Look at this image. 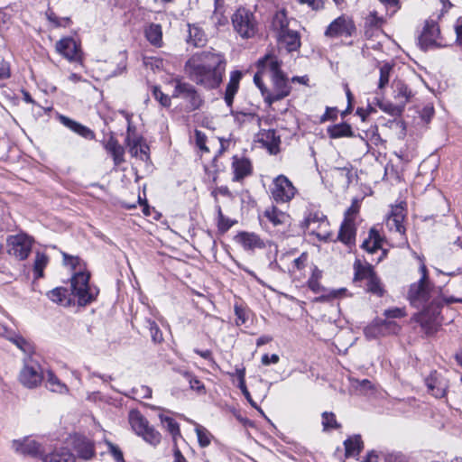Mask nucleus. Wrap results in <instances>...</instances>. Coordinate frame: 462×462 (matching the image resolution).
<instances>
[{"label":"nucleus","instance_id":"52","mask_svg":"<svg viewBox=\"0 0 462 462\" xmlns=\"http://www.w3.org/2000/svg\"><path fill=\"white\" fill-rule=\"evenodd\" d=\"M257 68H258V71L254 76V82L256 85V87L261 90L263 99L265 100V97L269 92V89L263 83V76L266 72H269V70H263L259 67H257Z\"/></svg>","mask_w":462,"mask_h":462},{"label":"nucleus","instance_id":"61","mask_svg":"<svg viewBox=\"0 0 462 462\" xmlns=\"http://www.w3.org/2000/svg\"><path fill=\"white\" fill-rule=\"evenodd\" d=\"M238 386L241 389V391L244 393L246 400L251 403V405L254 407H256L254 402L253 401V399L250 395L249 391L247 390V388L245 386V379H243V373H241V374H240V383Z\"/></svg>","mask_w":462,"mask_h":462},{"label":"nucleus","instance_id":"11","mask_svg":"<svg viewBox=\"0 0 462 462\" xmlns=\"http://www.w3.org/2000/svg\"><path fill=\"white\" fill-rule=\"evenodd\" d=\"M296 192V188L286 176L281 174L273 180L271 195L275 202H289L294 198Z\"/></svg>","mask_w":462,"mask_h":462},{"label":"nucleus","instance_id":"41","mask_svg":"<svg viewBox=\"0 0 462 462\" xmlns=\"http://www.w3.org/2000/svg\"><path fill=\"white\" fill-rule=\"evenodd\" d=\"M195 432L198 437L199 444L201 448H206L210 445L213 435L204 426L195 423Z\"/></svg>","mask_w":462,"mask_h":462},{"label":"nucleus","instance_id":"24","mask_svg":"<svg viewBox=\"0 0 462 462\" xmlns=\"http://www.w3.org/2000/svg\"><path fill=\"white\" fill-rule=\"evenodd\" d=\"M73 447L79 457L84 460H89L94 457V444L85 437L75 438Z\"/></svg>","mask_w":462,"mask_h":462},{"label":"nucleus","instance_id":"32","mask_svg":"<svg viewBox=\"0 0 462 462\" xmlns=\"http://www.w3.org/2000/svg\"><path fill=\"white\" fill-rule=\"evenodd\" d=\"M188 42L194 47H201L206 44L207 37L204 31L195 24H189Z\"/></svg>","mask_w":462,"mask_h":462},{"label":"nucleus","instance_id":"31","mask_svg":"<svg viewBox=\"0 0 462 462\" xmlns=\"http://www.w3.org/2000/svg\"><path fill=\"white\" fill-rule=\"evenodd\" d=\"M120 114L124 116V119L126 123L127 131L125 141L128 142H136L143 137L137 131V127L134 122V116L133 114H129L125 111H120Z\"/></svg>","mask_w":462,"mask_h":462},{"label":"nucleus","instance_id":"46","mask_svg":"<svg viewBox=\"0 0 462 462\" xmlns=\"http://www.w3.org/2000/svg\"><path fill=\"white\" fill-rule=\"evenodd\" d=\"M378 106L382 111L393 116L402 115L404 109L402 104H399L398 102H396L395 104H393L391 102H379Z\"/></svg>","mask_w":462,"mask_h":462},{"label":"nucleus","instance_id":"23","mask_svg":"<svg viewBox=\"0 0 462 462\" xmlns=\"http://www.w3.org/2000/svg\"><path fill=\"white\" fill-rule=\"evenodd\" d=\"M243 74L239 70H234L230 73L229 81L226 85L225 91V102L227 106L231 107L234 102V97L238 91L240 80Z\"/></svg>","mask_w":462,"mask_h":462},{"label":"nucleus","instance_id":"34","mask_svg":"<svg viewBox=\"0 0 462 462\" xmlns=\"http://www.w3.org/2000/svg\"><path fill=\"white\" fill-rule=\"evenodd\" d=\"M145 37L152 45L161 47L162 45V26L157 23H151L145 29Z\"/></svg>","mask_w":462,"mask_h":462},{"label":"nucleus","instance_id":"42","mask_svg":"<svg viewBox=\"0 0 462 462\" xmlns=\"http://www.w3.org/2000/svg\"><path fill=\"white\" fill-rule=\"evenodd\" d=\"M143 325L149 329L153 343L160 344L163 341L162 332L154 320L145 319Z\"/></svg>","mask_w":462,"mask_h":462},{"label":"nucleus","instance_id":"1","mask_svg":"<svg viewBox=\"0 0 462 462\" xmlns=\"http://www.w3.org/2000/svg\"><path fill=\"white\" fill-rule=\"evenodd\" d=\"M225 55L213 49L194 53L185 63L188 78L206 90L217 89L226 73Z\"/></svg>","mask_w":462,"mask_h":462},{"label":"nucleus","instance_id":"16","mask_svg":"<svg viewBox=\"0 0 462 462\" xmlns=\"http://www.w3.org/2000/svg\"><path fill=\"white\" fill-rule=\"evenodd\" d=\"M12 448L20 455L35 457L42 454V446L34 439L24 438L12 441Z\"/></svg>","mask_w":462,"mask_h":462},{"label":"nucleus","instance_id":"48","mask_svg":"<svg viewBox=\"0 0 462 462\" xmlns=\"http://www.w3.org/2000/svg\"><path fill=\"white\" fill-rule=\"evenodd\" d=\"M380 78L378 82V88H384L390 80V75L393 70V66L390 63H384L380 67Z\"/></svg>","mask_w":462,"mask_h":462},{"label":"nucleus","instance_id":"35","mask_svg":"<svg viewBox=\"0 0 462 462\" xmlns=\"http://www.w3.org/2000/svg\"><path fill=\"white\" fill-rule=\"evenodd\" d=\"M382 239L377 230L372 228L369 232V236L362 244V248L369 254H374L381 248Z\"/></svg>","mask_w":462,"mask_h":462},{"label":"nucleus","instance_id":"26","mask_svg":"<svg viewBox=\"0 0 462 462\" xmlns=\"http://www.w3.org/2000/svg\"><path fill=\"white\" fill-rule=\"evenodd\" d=\"M60 122L73 131L74 133L79 134L80 136L86 138V139H93L95 137V134L92 130H90L88 127L65 116H60Z\"/></svg>","mask_w":462,"mask_h":462},{"label":"nucleus","instance_id":"7","mask_svg":"<svg viewBox=\"0 0 462 462\" xmlns=\"http://www.w3.org/2000/svg\"><path fill=\"white\" fill-rule=\"evenodd\" d=\"M89 273L80 270L76 272L71 278L72 293L78 298L79 305L90 303L98 294V290L89 285Z\"/></svg>","mask_w":462,"mask_h":462},{"label":"nucleus","instance_id":"40","mask_svg":"<svg viewBox=\"0 0 462 462\" xmlns=\"http://www.w3.org/2000/svg\"><path fill=\"white\" fill-rule=\"evenodd\" d=\"M394 99L404 107L411 97V91L407 86L402 82H398L395 85L394 89Z\"/></svg>","mask_w":462,"mask_h":462},{"label":"nucleus","instance_id":"49","mask_svg":"<svg viewBox=\"0 0 462 462\" xmlns=\"http://www.w3.org/2000/svg\"><path fill=\"white\" fill-rule=\"evenodd\" d=\"M224 5L215 6L214 13L211 16V20L217 26H224L228 23L227 17L224 14Z\"/></svg>","mask_w":462,"mask_h":462},{"label":"nucleus","instance_id":"63","mask_svg":"<svg viewBox=\"0 0 462 462\" xmlns=\"http://www.w3.org/2000/svg\"><path fill=\"white\" fill-rule=\"evenodd\" d=\"M433 114H434L433 107L427 106L422 109L420 116H421V119L425 123H429L430 121L431 117L433 116Z\"/></svg>","mask_w":462,"mask_h":462},{"label":"nucleus","instance_id":"30","mask_svg":"<svg viewBox=\"0 0 462 462\" xmlns=\"http://www.w3.org/2000/svg\"><path fill=\"white\" fill-rule=\"evenodd\" d=\"M262 142L271 154L279 152L281 139L280 136L276 134L275 130L270 129L262 134Z\"/></svg>","mask_w":462,"mask_h":462},{"label":"nucleus","instance_id":"20","mask_svg":"<svg viewBox=\"0 0 462 462\" xmlns=\"http://www.w3.org/2000/svg\"><path fill=\"white\" fill-rule=\"evenodd\" d=\"M0 336L6 337L10 342L15 345L21 351L32 356L33 347L32 344L22 336L14 331L7 330L5 327L0 326Z\"/></svg>","mask_w":462,"mask_h":462},{"label":"nucleus","instance_id":"54","mask_svg":"<svg viewBox=\"0 0 462 462\" xmlns=\"http://www.w3.org/2000/svg\"><path fill=\"white\" fill-rule=\"evenodd\" d=\"M383 315L387 319H400L406 316V311L404 308H392L385 310Z\"/></svg>","mask_w":462,"mask_h":462},{"label":"nucleus","instance_id":"28","mask_svg":"<svg viewBox=\"0 0 462 462\" xmlns=\"http://www.w3.org/2000/svg\"><path fill=\"white\" fill-rule=\"evenodd\" d=\"M42 462H75V457L67 448H60L44 455Z\"/></svg>","mask_w":462,"mask_h":462},{"label":"nucleus","instance_id":"47","mask_svg":"<svg viewBox=\"0 0 462 462\" xmlns=\"http://www.w3.org/2000/svg\"><path fill=\"white\" fill-rule=\"evenodd\" d=\"M120 203H121L122 207H124L127 209L135 208L136 205L139 204L143 208V213L145 216L151 215L150 207L148 206L147 201L145 199L143 200L139 194L137 195V198L134 197L133 202H127L125 200H121Z\"/></svg>","mask_w":462,"mask_h":462},{"label":"nucleus","instance_id":"38","mask_svg":"<svg viewBox=\"0 0 462 462\" xmlns=\"http://www.w3.org/2000/svg\"><path fill=\"white\" fill-rule=\"evenodd\" d=\"M49 263V257L41 252H37L33 263V272L35 279L43 277V270Z\"/></svg>","mask_w":462,"mask_h":462},{"label":"nucleus","instance_id":"62","mask_svg":"<svg viewBox=\"0 0 462 462\" xmlns=\"http://www.w3.org/2000/svg\"><path fill=\"white\" fill-rule=\"evenodd\" d=\"M280 360V357L276 354H273L272 356H268L267 354L262 356V364L263 365H269L271 364H277Z\"/></svg>","mask_w":462,"mask_h":462},{"label":"nucleus","instance_id":"45","mask_svg":"<svg viewBox=\"0 0 462 462\" xmlns=\"http://www.w3.org/2000/svg\"><path fill=\"white\" fill-rule=\"evenodd\" d=\"M323 430H337L341 425L337 421L336 415L333 412L324 411L321 414Z\"/></svg>","mask_w":462,"mask_h":462},{"label":"nucleus","instance_id":"9","mask_svg":"<svg viewBox=\"0 0 462 462\" xmlns=\"http://www.w3.org/2000/svg\"><path fill=\"white\" fill-rule=\"evenodd\" d=\"M418 44L423 51L446 46V44L440 42V30L436 22L433 20L426 21L423 30L418 38Z\"/></svg>","mask_w":462,"mask_h":462},{"label":"nucleus","instance_id":"8","mask_svg":"<svg viewBox=\"0 0 462 462\" xmlns=\"http://www.w3.org/2000/svg\"><path fill=\"white\" fill-rule=\"evenodd\" d=\"M44 375L41 366L32 356H26L23 359V366L19 373V382L26 388L32 389L40 385Z\"/></svg>","mask_w":462,"mask_h":462},{"label":"nucleus","instance_id":"18","mask_svg":"<svg viewBox=\"0 0 462 462\" xmlns=\"http://www.w3.org/2000/svg\"><path fill=\"white\" fill-rule=\"evenodd\" d=\"M356 227L353 217L346 216L340 226L337 239L346 245H355Z\"/></svg>","mask_w":462,"mask_h":462},{"label":"nucleus","instance_id":"55","mask_svg":"<svg viewBox=\"0 0 462 462\" xmlns=\"http://www.w3.org/2000/svg\"><path fill=\"white\" fill-rule=\"evenodd\" d=\"M195 142H196V145L203 152H208L209 150L208 148L206 146V142H207V135L199 131V130H196L195 131Z\"/></svg>","mask_w":462,"mask_h":462},{"label":"nucleus","instance_id":"14","mask_svg":"<svg viewBox=\"0 0 462 462\" xmlns=\"http://www.w3.org/2000/svg\"><path fill=\"white\" fill-rule=\"evenodd\" d=\"M56 51L69 61H80L82 52L80 45L70 37L63 38L56 42Z\"/></svg>","mask_w":462,"mask_h":462},{"label":"nucleus","instance_id":"6","mask_svg":"<svg viewBox=\"0 0 462 462\" xmlns=\"http://www.w3.org/2000/svg\"><path fill=\"white\" fill-rule=\"evenodd\" d=\"M133 430L147 443L157 446L162 439L158 430L150 425L147 419L137 410H132L128 415Z\"/></svg>","mask_w":462,"mask_h":462},{"label":"nucleus","instance_id":"17","mask_svg":"<svg viewBox=\"0 0 462 462\" xmlns=\"http://www.w3.org/2000/svg\"><path fill=\"white\" fill-rule=\"evenodd\" d=\"M405 217V209L401 205L392 207L391 212L386 218V226L390 231H394L400 235L405 234L403 220Z\"/></svg>","mask_w":462,"mask_h":462},{"label":"nucleus","instance_id":"21","mask_svg":"<svg viewBox=\"0 0 462 462\" xmlns=\"http://www.w3.org/2000/svg\"><path fill=\"white\" fill-rule=\"evenodd\" d=\"M235 240L245 250L261 249L265 246L264 242L254 233L240 232L235 236Z\"/></svg>","mask_w":462,"mask_h":462},{"label":"nucleus","instance_id":"2","mask_svg":"<svg viewBox=\"0 0 462 462\" xmlns=\"http://www.w3.org/2000/svg\"><path fill=\"white\" fill-rule=\"evenodd\" d=\"M407 299L411 305L417 309H423L418 317V321L428 335L434 334L440 322L439 317L444 303H462V298L456 297H433V291L430 282L418 281L410 285Z\"/></svg>","mask_w":462,"mask_h":462},{"label":"nucleus","instance_id":"3","mask_svg":"<svg viewBox=\"0 0 462 462\" xmlns=\"http://www.w3.org/2000/svg\"><path fill=\"white\" fill-rule=\"evenodd\" d=\"M263 70H269L273 89L270 90L265 97V103L269 106L273 103L282 100L291 93V87L289 84L287 76L281 69L282 61L275 55L266 54L256 63Z\"/></svg>","mask_w":462,"mask_h":462},{"label":"nucleus","instance_id":"12","mask_svg":"<svg viewBox=\"0 0 462 462\" xmlns=\"http://www.w3.org/2000/svg\"><path fill=\"white\" fill-rule=\"evenodd\" d=\"M32 240L25 234L8 236L7 253L18 260H24L32 251Z\"/></svg>","mask_w":462,"mask_h":462},{"label":"nucleus","instance_id":"33","mask_svg":"<svg viewBox=\"0 0 462 462\" xmlns=\"http://www.w3.org/2000/svg\"><path fill=\"white\" fill-rule=\"evenodd\" d=\"M355 280L368 281L375 274L373 266L369 263H363L361 260L356 259L354 263Z\"/></svg>","mask_w":462,"mask_h":462},{"label":"nucleus","instance_id":"50","mask_svg":"<svg viewBox=\"0 0 462 462\" xmlns=\"http://www.w3.org/2000/svg\"><path fill=\"white\" fill-rule=\"evenodd\" d=\"M152 96L153 97L164 107H169L171 106V97H169L168 95L164 94L162 90H161V88L158 87V86H153L152 87Z\"/></svg>","mask_w":462,"mask_h":462},{"label":"nucleus","instance_id":"64","mask_svg":"<svg viewBox=\"0 0 462 462\" xmlns=\"http://www.w3.org/2000/svg\"><path fill=\"white\" fill-rule=\"evenodd\" d=\"M337 118V111L335 108L327 107L325 114L320 117V122L328 120H335Z\"/></svg>","mask_w":462,"mask_h":462},{"label":"nucleus","instance_id":"29","mask_svg":"<svg viewBox=\"0 0 462 462\" xmlns=\"http://www.w3.org/2000/svg\"><path fill=\"white\" fill-rule=\"evenodd\" d=\"M327 133L328 136L332 139L355 136L351 125H348L347 123H341L329 125L327 128Z\"/></svg>","mask_w":462,"mask_h":462},{"label":"nucleus","instance_id":"36","mask_svg":"<svg viewBox=\"0 0 462 462\" xmlns=\"http://www.w3.org/2000/svg\"><path fill=\"white\" fill-rule=\"evenodd\" d=\"M344 445L346 457H356L363 448V443L360 436H355L346 439Z\"/></svg>","mask_w":462,"mask_h":462},{"label":"nucleus","instance_id":"59","mask_svg":"<svg viewBox=\"0 0 462 462\" xmlns=\"http://www.w3.org/2000/svg\"><path fill=\"white\" fill-rule=\"evenodd\" d=\"M308 286L313 292L316 293L326 291L319 283L318 276L310 277L308 281Z\"/></svg>","mask_w":462,"mask_h":462},{"label":"nucleus","instance_id":"19","mask_svg":"<svg viewBox=\"0 0 462 462\" xmlns=\"http://www.w3.org/2000/svg\"><path fill=\"white\" fill-rule=\"evenodd\" d=\"M233 181H241L252 174L251 162L244 157L234 156L232 162Z\"/></svg>","mask_w":462,"mask_h":462},{"label":"nucleus","instance_id":"22","mask_svg":"<svg viewBox=\"0 0 462 462\" xmlns=\"http://www.w3.org/2000/svg\"><path fill=\"white\" fill-rule=\"evenodd\" d=\"M263 217L271 223L274 227L285 226L289 223L290 216L279 209L275 206H270L265 208Z\"/></svg>","mask_w":462,"mask_h":462},{"label":"nucleus","instance_id":"53","mask_svg":"<svg viewBox=\"0 0 462 462\" xmlns=\"http://www.w3.org/2000/svg\"><path fill=\"white\" fill-rule=\"evenodd\" d=\"M181 374L189 381V387L192 390H195L197 392H201L204 390L203 383L197 379L196 377H193L192 374L187 371H180Z\"/></svg>","mask_w":462,"mask_h":462},{"label":"nucleus","instance_id":"13","mask_svg":"<svg viewBox=\"0 0 462 462\" xmlns=\"http://www.w3.org/2000/svg\"><path fill=\"white\" fill-rule=\"evenodd\" d=\"M355 31L356 26L353 21L345 15H341L327 27L325 36L328 38L350 37Z\"/></svg>","mask_w":462,"mask_h":462},{"label":"nucleus","instance_id":"58","mask_svg":"<svg viewBox=\"0 0 462 462\" xmlns=\"http://www.w3.org/2000/svg\"><path fill=\"white\" fill-rule=\"evenodd\" d=\"M217 213H218V228L221 231H226L232 226V223L229 221V219L226 218L222 213L221 208H217Z\"/></svg>","mask_w":462,"mask_h":462},{"label":"nucleus","instance_id":"27","mask_svg":"<svg viewBox=\"0 0 462 462\" xmlns=\"http://www.w3.org/2000/svg\"><path fill=\"white\" fill-rule=\"evenodd\" d=\"M127 146L132 156L136 157L143 162L150 160V148L143 137L136 142H128Z\"/></svg>","mask_w":462,"mask_h":462},{"label":"nucleus","instance_id":"39","mask_svg":"<svg viewBox=\"0 0 462 462\" xmlns=\"http://www.w3.org/2000/svg\"><path fill=\"white\" fill-rule=\"evenodd\" d=\"M160 420L163 427L171 435L173 441L176 442L177 438L180 437V426L177 421L172 418L164 415H160Z\"/></svg>","mask_w":462,"mask_h":462},{"label":"nucleus","instance_id":"15","mask_svg":"<svg viewBox=\"0 0 462 462\" xmlns=\"http://www.w3.org/2000/svg\"><path fill=\"white\" fill-rule=\"evenodd\" d=\"M428 392L435 398H443L448 388V380L437 371H432L426 378Z\"/></svg>","mask_w":462,"mask_h":462},{"label":"nucleus","instance_id":"44","mask_svg":"<svg viewBox=\"0 0 462 462\" xmlns=\"http://www.w3.org/2000/svg\"><path fill=\"white\" fill-rule=\"evenodd\" d=\"M273 27L276 32V35L282 34V32L291 30L289 28V23L284 13L282 12L276 14L273 22Z\"/></svg>","mask_w":462,"mask_h":462},{"label":"nucleus","instance_id":"43","mask_svg":"<svg viewBox=\"0 0 462 462\" xmlns=\"http://www.w3.org/2000/svg\"><path fill=\"white\" fill-rule=\"evenodd\" d=\"M366 290L368 292L381 297L384 293V289L380 278L374 274L366 282Z\"/></svg>","mask_w":462,"mask_h":462},{"label":"nucleus","instance_id":"25","mask_svg":"<svg viewBox=\"0 0 462 462\" xmlns=\"http://www.w3.org/2000/svg\"><path fill=\"white\" fill-rule=\"evenodd\" d=\"M278 42L283 45L288 52L296 51L300 47V37L298 32L293 30L286 31L277 34Z\"/></svg>","mask_w":462,"mask_h":462},{"label":"nucleus","instance_id":"60","mask_svg":"<svg viewBox=\"0 0 462 462\" xmlns=\"http://www.w3.org/2000/svg\"><path fill=\"white\" fill-rule=\"evenodd\" d=\"M301 4H306L312 10L319 11L324 8L323 0H299Z\"/></svg>","mask_w":462,"mask_h":462},{"label":"nucleus","instance_id":"5","mask_svg":"<svg viewBox=\"0 0 462 462\" xmlns=\"http://www.w3.org/2000/svg\"><path fill=\"white\" fill-rule=\"evenodd\" d=\"M173 82L174 89L171 97L184 100L187 112H193L203 106L204 100L193 85L180 79H175Z\"/></svg>","mask_w":462,"mask_h":462},{"label":"nucleus","instance_id":"37","mask_svg":"<svg viewBox=\"0 0 462 462\" xmlns=\"http://www.w3.org/2000/svg\"><path fill=\"white\" fill-rule=\"evenodd\" d=\"M44 378H46L47 387L51 392L59 393H65L68 392V387L66 384L62 383L51 371H47L46 376H44Z\"/></svg>","mask_w":462,"mask_h":462},{"label":"nucleus","instance_id":"56","mask_svg":"<svg viewBox=\"0 0 462 462\" xmlns=\"http://www.w3.org/2000/svg\"><path fill=\"white\" fill-rule=\"evenodd\" d=\"M358 391L366 393L369 390L373 389V383L367 379L355 380L353 384Z\"/></svg>","mask_w":462,"mask_h":462},{"label":"nucleus","instance_id":"51","mask_svg":"<svg viewBox=\"0 0 462 462\" xmlns=\"http://www.w3.org/2000/svg\"><path fill=\"white\" fill-rule=\"evenodd\" d=\"M48 298L56 303H63L67 297V290L63 288H55L47 293Z\"/></svg>","mask_w":462,"mask_h":462},{"label":"nucleus","instance_id":"10","mask_svg":"<svg viewBox=\"0 0 462 462\" xmlns=\"http://www.w3.org/2000/svg\"><path fill=\"white\" fill-rule=\"evenodd\" d=\"M328 226L327 217L320 211L308 212L300 224V227L308 230L310 234L316 235L319 239H328L329 234L326 231L320 232Z\"/></svg>","mask_w":462,"mask_h":462},{"label":"nucleus","instance_id":"57","mask_svg":"<svg viewBox=\"0 0 462 462\" xmlns=\"http://www.w3.org/2000/svg\"><path fill=\"white\" fill-rule=\"evenodd\" d=\"M235 314L236 316V323L240 326L246 322L247 315L245 310L239 305H235Z\"/></svg>","mask_w":462,"mask_h":462},{"label":"nucleus","instance_id":"4","mask_svg":"<svg viewBox=\"0 0 462 462\" xmlns=\"http://www.w3.org/2000/svg\"><path fill=\"white\" fill-rule=\"evenodd\" d=\"M234 32L243 40L254 38L259 23L254 12L244 6L238 7L231 16Z\"/></svg>","mask_w":462,"mask_h":462}]
</instances>
